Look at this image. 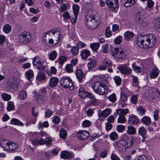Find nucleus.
Here are the masks:
<instances>
[{"mask_svg":"<svg viewBox=\"0 0 160 160\" xmlns=\"http://www.w3.org/2000/svg\"><path fill=\"white\" fill-rule=\"evenodd\" d=\"M0 144L4 150L10 152L16 150L18 146L17 143L4 139L0 140Z\"/></svg>","mask_w":160,"mask_h":160,"instance_id":"obj_4","label":"nucleus"},{"mask_svg":"<svg viewBox=\"0 0 160 160\" xmlns=\"http://www.w3.org/2000/svg\"><path fill=\"white\" fill-rule=\"evenodd\" d=\"M57 55V52L55 50H53L48 54L49 59L51 61H54L56 58Z\"/></svg>","mask_w":160,"mask_h":160,"instance_id":"obj_29","label":"nucleus"},{"mask_svg":"<svg viewBox=\"0 0 160 160\" xmlns=\"http://www.w3.org/2000/svg\"><path fill=\"white\" fill-rule=\"evenodd\" d=\"M127 119L123 116H119L118 118V123H123L126 122Z\"/></svg>","mask_w":160,"mask_h":160,"instance_id":"obj_54","label":"nucleus"},{"mask_svg":"<svg viewBox=\"0 0 160 160\" xmlns=\"http://www.w3.org/2000/svg\"><path fill=\"white\" fill-rule=\"evenodd\" d=\"M65 68L68 73H71L73 71L72 65L71 64H67L65 66Z\"/></svg>","mask_w":160,"mask_h":160,"instance_id":"obj_47","label":"nucleus"},{"mask_svg":"<svg viewBox=\"0 0 160 160\" xmlns=\"http://www.w3.org/2000/svg\"><path fill=\"white\" fill-rule=\"evenodd\" d=\"M62 16L63 18V21H66L69 19L70 16L68 12H65L62 14Z\"/></svg>","mask_w":160,"mask_h":160,"instance_id":"obj_56","label":"nucleus"},{"mask_svg":"<svg viewBox=\"0 0 160 160\" xmlns=\"http://www.w3.org/2000/svg\"><path fill=\"white\" fill-rule=\"evenodd\" d=\"M46 34L48 35L51 38L48 41L50 44H57L59 42L60 39L62 37L61 32L57 28L50 30Z\"/></svg>","mask_w":160,"mask_h":160,"instance_id":"obj_3","label":"nucleus"},{"mask_svg":"<svg viewBox=\"0 0 160 160\" xmlns=\"http://www.w3.org/2000/svg\"><path fill=\"white\" fill-rule=\"evenodd\" d=\"M31 39L30 33L28 32H24L19 35L18 42L21 44H26L30 42Z\"/></svg>","mask_w":160,"mask_h":160,"instance_id":"obj_8","label":"nucleus"},{"mask_svg":"<svg viewBox=\"0 0 160 160\" xmlns=\"http://www.w3.org/2000/svg\"><path fill=\"white\" fill-rule=\"evenodd\" d=\"M126 101L119 99L118 105L121 107L125 108L127 106Z\"/></svg>","mask_w":160,"mask_h":160,"instance_id":"obj_63","label":"nucleus"},{"mask_svg":"<svg viewBox=\"0 0 160 160\" xmlns=\"http://www.w3.org/2000/svg\"><path fill=\"white\" fill-rule=\"evenodd\" d=\"M81 56L83 59H86L91 54L90 51L87 49H83L81 52Z\"/></svg>","mask_w":160,"mask_h":160,"instance_id":"obj_23","label":"nucleus"},{"mask_svg":"<svg viewBox=\"0 0 160 160\" xmlns=\"http://www.w3.org/2000/svg\"><path fill=\"white\" fill-rule=\"evenodd\" d=\"M8 85L9 88L12 91H14L18 87V80L12 78L8 82Z\"/></svg>","mask_w":160,"mask_h":160,"instance_id":"obj_10","label":"nucleus"},{"mask_svg":"<svg viewBox=\"0 0 160 160\" xmlns=\"http://www.w3.org/2000/svg\"><path fill=\"white\" fill-rule=\"evenodd\" d=\"M43 61L42 59L39 57H35L32 62L33 66H35L39 71H43L45 69V66L43 65Z\"/></svg>","mask_w":160,"mask_h":160,"instance_id":"obj_9","label":"nucleus"},{"mask_svg":"<svg viewBox=\"0 0 160 160\" xmlns=\"http://www.w3.org/2000/svg\"><path fill=\"white\" fill-rule=\"evenodd\" d=\"M129 138L126 134H124L122 136L119 141H116L114 143L118 151L119 152H124L126 148L128 147V142Z\"/></svg>","mask_w":160,"mask_h":160,"instance_id":"obj_2","label":"nucleus"},{"mask_svg":"<svg viewBox=\"0 0 160 160\" xmlns=\"http://www.w3.org/2000/svg\"><path fill=\"white\" fill-rule=\"evenodd\" d=\"M143 15L144 14L142 12H140L137 13L135 16V21L138 23H140L141 21H142V19H144Z\"/></svg>","mask_w":160,"mask_h":160,"instance_id":"obj_22","label":"nucleus"},{"mask_svg":"<svg viewBox=\"0 0 160 160\" xmlns=\"http://www.w3.org/2000/svg\"><path fill=\"white\" fill-rule=\"evenodd\" d=\"M27 96V93L24 90L21 91L19 93V96L21 99L23 100L25 99Z\"/></svg>","mask_w":160,"mask_h":160,"instance_id":"obj_49","label":"nucleus"},{"mask_svg":"<svg viewBox=\"0 0 160 160\" xmlns=\"http://www.w3.org/2000/svg\"><path fill=\"white\" fill-rule=\"evenodd\" d=\"M85 21L86 22V25L87 28L92 30L96 28L100 22L99 20L96 19L94 16H86Z\"/></svg>","mask_w":160,"mask_h":160,"instance_id":"obj_6","label":"nucleus"},{"mask_svg":"<svg viewBox=\"0 0 160 160\" xmlns=\"http://www.w3.org/2000/svg\"><path fill=\"white\" fill-rule=\"evenodd\" d=\"M59 136L61 138H66L67 136V132L63 128L59 132Z\"/></svg>","mask_w":160,"mask_h":160,"instance_id":"obj_42","label":"nucleus"},{"mask_svg":"<svg viewBox=\"0 0 160 160\" xmlns=\"http://www.w3.org/2000/svg\"><path fill=\"white\" fill-rule=\"evenodd\" d=\"M79 9V7L77 4L74 5L73 6V9L74 16H75L76 17L78 16Z\"/></svg>","mask_w":160,"mask_h":160,"instance_id":"obj_43","label":"nucleus"},{"mask_svg":"<svg viewBox=\"0 0 160 160\" xmlns=\"http://www.w3.org/2000/svg\"><path fill=\"white\" fill-rule=\"evenodd\" d=\"M91 87L95 92L100 95H104L107 92L106 86L104 83L97 82L91 84Z\"/></svg>","mask_w":160,"mask_h":160,"instance_id":"obj_5","label":"nucleus"},{"mask_svg":"<svg viewBox=\"0 0 160 160\" xmlns=\"http://www.w3.org/2000/svg\"><path fill=\"white\" fill-rule=\"evenodd\" d=\"M109 138L111 140L114 141L118 139V135L116 132H113L110 134Z\"/></svg>","mask_w":160,"mask_h":160,"instance_id":"obj_44","label":"nucleus"},{"mask_svg":"<svg viewBox=\"0 0 160 160\" xmlns=\"http://www.w3.org/2000/svg\"><path fill=\"white\" fill-rule=\"evenodd\" d=\"M36 101L39 104H42L44 102L43 96L40 93L37 94L35 97Z\"/></svg>","mask_w":160,"mask_h":160,"instance_id":"obj_21","label":"nucleus"},{"mask_svg":"<svg viewBox=\"0 0 160 160\" xmlns=\"http://www.w3.org/2000/svg\"><path fill=\"white\" fill-rule=\"evenodd\" d=\"M75 74L79 82H81L84 77V75L81 69H77L76 71Z\"/></svg>","mask_w":160,"mask_h":160,"instance_id":"obj_20","label":"nucleus"},{"mask_svg":"<svg viewBox=\"0 0 160 160\" xmlns=\"http://www.w3.org/2000/svg\"><path fill=\"white\" fill-rule=\"evenodd\" d=\"M85 44L82 42L79 41L76 44V46L79 48H84L85 46Z\"/></svg>","mask_w":160,"mask_h":160,"instance_id":"obj_62","label":"nucleus"},{"mask_svg":"<svg viewBox=\"0 0 160 160\" xmlns=\"http://www.w3.org/2000/svg\"><path fill=\"white\" fill-rule=\"evenodd\" d=\"M43 144H46L47 146H49L52 143V141L51 139L49 138H47L44 140L43 139Z\"/></svg>","mask_w":160,"mask_h":160,"instance_id":"obj_60","label":"nucleus"},{"mask_svg":"<svg viewBox=\"0 0 160 160\" xmlns=\"http://www.w3.org/2000/svg\"><path fill=\"white\" fill-rule=\"evenodd\" d=\"M120 72L122 74H130L132 72V69L130 67H127L125 65H122L118 68Z\"/></svg>","mask_w":160,"mask_h":160,"instance_id":"obj_12","label":"nucleus"},{"mask_svg":"<svg viewBox=\"0 0 160 160\" xmlns=\"http://www.w3.org/2000/svg\"><path fill=\"white\" fill-rule=\"evenodd\" d=\"M60 84L64 88H69L70 90L74 89V86L71 78L65 76L62 78L60 81Z\"/></svg>","mask_w":160,"mask_h":160,"instance_id":"obj_7","label":"nucleus"},{"mask_svg":"<svg viewBox=\"0 0 160 160\" xmlns=\"http://www.w3.org/2000/svg\"><path fill=\"white\" fill-rule=\"evenodd\" d=\"M14 108V105L13 103L11 102H8V103L7 109L8 111H10L13 110Z\"/></svg>","mask_w":160,"mask_h":160,"instance_id":"obj_50","label":"nucleus"},{"mask_svg":"<svg viewBox=\"0 0 160 160\" xmlns=\"http://www.w3.org/2000/svg\"><path fill=\"white\" fill-rule=\"evenodd\" d=\"M11 123L12 124L18 125L20 126H22L23 125V124L22 122L16 118H13L11 120Z\"/></svg>","mask_w":160,"mask_h":160,"instance_id":"obj_34","label":"nucleus"},{"mask_svg":"<svg viewBox=\"0 0 160 160\" xmlns=\"http://www.w3.org/2000/svg\"><path fill=\"white\" fill-rule=\"evenodd\" d=\"M159 73V70L157 68L152 69L150 74V78L151 79L157 77Z\"/></svg>","mask_w":160,"mask_h":160,"instance_id":"obj_19","label":"nucleus"},{"mask_svg":"<svg viewBox=\"0 0 160 160\" xmlns=\"http://www.w3.org/2000/svg\"><path fill=\"white\" fill-rule=\"evenodd\" d=\"M1 96L3 100L5 101H8L11 98L10 95L4 93H2Z\"/></svg>","mask_w":160,"mask_h":160,"instance_id":"obj_46","label":"nucleus"},{"mask_svg":"<svg viewBox=\"0 0 160 160\" xmlns=\"http://www.w3.org/2000/svg\"><path fill=\"white\" fill-rule=\"evenodd\" d=\"M141 120L146 125H149L151 122V118L148 116H144L142 119Z\"/></svg>","mask_w":160,"mask_h":160,"instance_id":"obj_37","label":"nucleus"},{"mask_svg":"<svg viewBox=\"0 0 160 160\" xmlns=\"http://www.w3.org/2000/svg\"><path fill=\"white\" fill-rule=\"evenodd\" d=\"M113 79L117 86H119L121 84L122 80L119 76H115Z\"/></svg>","mask_w":160,"mask_h":160,"instance_id":"obj_51","label":"nucleus"},{"mask_svg":"<svg viewBox=\"0 0 160 160\" xmlns=\"http://www.w3.org/2000/svg\"><path fill=\"white\" fill-rule=\"evenodd\" d=\"M138 96L137 94H132L130 98V102L133 104H136L138 102Z\"/></svg>","mask_w":160,"mask_h":160,"instance_id":"obj_31","label":"nucleus"},{"mask_svg":"<svg viewBox=\"0 0 160 160\" xmlns=\"http://www.w3.org/2000/svg\"><path fill=\"white\" fill-rule=\"evenodd\" d=\"M129 109L128 108L126 109H118L115 112V116L116 118L117 114L119 116H123L127 114L129 112Z\"/></svg>","mask_w":160,"mask_h":160,"instance_id":"obj_15","label":"nucleus"},{"mask_svg":"<svg viewBox=\"0 0 160 160\" xmlns=\"http://www.w3.org/2000/svg\"><path fill=\"white\" fill-rule=\"evenodd\" d=\"M69 9L67 5L65 3L62 4L59 9L60 12H63Z\"/></svg>","mask_w":160,"mask_h":160,"instance_id":"obj_41","label":"nucleus"},{"mask_svg":"<svg viewBox=\"0 0 160 160\" xmlns=\"http://www.w3.org/2000/svg\"><path fill=\"white\" fill-rule=\"evenodd\" d=\"M134 35V34L131 32H126L124 34L125 39L126 41L131 40Z\"/></svg>","mask_w":160,"mask_h":160,"instance_id":"obj_26","label":"nucleus"},{"mask_svg":"<svg viewBox=\"0 0 160 160\" xmlns=\"http://www.w3.org/2000/svg\"><path fill=\"white\" fill-rule=\"evenodd\" d=\"M31 142L33 145L38 146V145H43V143L44 142L43 141V139L42 138H40L39 139L32 140H31Z\"/></svg>","mask_w":160,"mask_h":160,"instance_id":"obj_28","label":"nucleus"},{"mask_svg":"<svg viewBox=\"0 0 160 160\" xmlns=\"http://www.w3.org/2000/svg\"><path fill=\"white\" fill-rule=\"evenodd\" d=\"M25 75L27 79L30 81L32 80L34 78V73L31 70H29L25 72Z\"/></svg>","mask_w":160,"mask_h":160,"instance_id":"obj_27","label":"nucleus"},{"mask_svg":"<svg viewBox=\"0 0 160 160\" xmlns=\"http://www.w3.org/2000/svg\"><path fill=\"white\" fill-rule=\"evenodd\" d=\"M127 134L130 135H133L136 134V129L132 126H128L127 131Z\"/></svg>","mask_w":160,"mask_h":160,"instance_id":"obj_24","label":"nucleus"},{"mask_svg":"<svg viewBox=\"0 0 160 160\" xmlns=\"http://www.w3.org/2000/svg\"><path fill=\"white\" fill-rule=\"evenodd\" d=\"M108 99L111 102H114L116 100V95L114 93L111 94L108 97Z\"/></svg>","mask_w":160,"mask_h":160,"instance_id":"obj_55","label":"nucleus"},{"mask_svg":"<svg viewBox=\"0 0 160 160\" xmlns=\"http://www.w3.org/2000/svg\"><path fill=\"white\" fill-rule=\"evenodd\" d=\"M106 3L108 7L112 10L117 8L118 6V0H106Z\"/></svg>","mask_w":160,"mask_h":160,"instance_id":"obj_11","label":"nucleus"},{"mask_svg":"<svg viewBox=\"0 0 160 160\" xmlns=\"http://www.w3.org/2000/svg\"><path fill=\"white\" fill-rule=\"evenodd\" d=\"M87 92L84 90L82 87L80 88L78 91V94L80 97L82 98H85L87 97Z\"/></svg>","mask_w":160,"mask_h":160,"instance_id":"obj_25","label":"nucleus"},{"mask_svg":"<svg viewBox=\"0 0 160 160\" xmlns=\"http://www.w3.org/2000/svg\"><path fill=\"white\" fill-rule=\"evenodd\" d=\"M119 50L118 48H114L112 52V55L115 58H118L119 56H118V52Z\"/></svg>","mask_w":160,"mask_h":160,"instance_id":"obj_61","label":"nucleus"},{"mask_svg":"<svg viewBox=\"0 0 160 160\" xmlns=\"http://www.w3.org/2000/svg\"><path fill=\"white\" fill-rule=\"evenodd\" d=\"M138 133L141 135L143 138H145L144 136L146 133V130L144 127H140L138 130Z\"/></svg>","mask_w":160,"mask_h":160,"instance_id":"obj_39","label":"nucleus"},{"mask_svg":"<svg viewBox=\"0 0 160 160\" xmlns=\"http://www.w3.org/2000/svg\"><path fill=\"white\" fill-rule=\"evenodd\" d=\"M128 122L130 125H136L138 122V118L134 115H131L129 116Z\"/></svg>","mask_w":160,"mask_h":160,"instance_id":"obj_14","label":"nucleus"},{"mask_svg":"<svg viewBox=\"0 0 160 160\" xmlns=\"http://www.w3.org/2000/svg\"><path fill=\"white\" fill-rule=\"evenodd\" d=\"M132 68L133 71L136 72L140 73L142 72L141 69V68L136 65L135 63H133L132 65Z\"/></svg>","mask_w":160,"mask_h":160,"instance_id":"obj_38","label":"nucleus"},{"mask_svg":"<svg viewBox=\"0 0 160 160\" xmlns=\"http://www.w3.org/2000/svg\"><path fill=\"white\" fill-rule=\"evenodd\" d=\"M104 117H107L109 116L111 112V110L108 108L103 110L102 111H101Z\"/></svg>","mask_w":160,"mask_h":160,"instance_id":"obj_40","label":"nucleus"},{"mask_svg":"<svg viewBox=\"0 0 160 160\" xmlns=\"http://www.w3.org/2000/svg\"><path fill=\"white\" fill-rule=\"evenodd\" d=\"M52 122L55 124H58L60 122V118L57 116H55L52 118Z\"/></svg>","mask_w":160,"mask_h":160,"instance_id":"obj_64","label":"nucleus"},{"mask_svg":"<svg viewBox=\"0 0 160 160\" xmlns=\"http://www.w3.org/2000/svg\"><path fill=\"white\" fill-rule=\"evenodd\" d=\"M137 111L139 114L143 115L145 112V110L141 106H139L137 108Z\"/></svg>","mask_w":160,"mask_h":160,"instance_id":"obj_58","label":"nucleus"},{"mask_svg":"<svg viewBox=\"0 0 160 160\" xmlns=\"http://www.w3.org/2000/svg\"><path fill=\"white\" fill-rule=\"evenodd\" d=\"M57 69L54 66H52L47 71V73L48 75L51 76L52 74H55L57 72Z\"/></svg>","mask_w":160,"mask_h":160,"instance_id":"obj_36","label":"nucleus"},{"mask_svg":"<svg viewBox=\"0 0 160 160\" xmlns=\"http://www.w3.org/2000/svg\"><path fill=\"white\" fill-rule=\"evenodd\" d=\"M103 62L104 65L107 67H108L112 65V61L108 58H105L103 59Z\"/></svg>","mask_w":160,"mask_h":160,"instance_id":"obj_53","label":"nucleus"},{"mask_svg":"<svg viewBox=\"0 0 160 160\" xmlns=\"http://www.w3.org/2000/svg\"><path fill=\"white\" fill-rule=\"evenodd\" d=\"M12 28L10 25L9 24H6L3 27V31L6 33H8L10 32Z\"/></svg>","mask_w":160,"mask_h":160,"instance_id":"obj_48","label":"nucleus"},{"mask_svg":"<svg viewBox=\"0 0 160 160\" xmlns=\"http://www.w3.org/2000/svg\"><path fill=\"white\" fill-rule=\"evenodd\" d=\"M89 62L88 63L87 66L89 70H92L97 65V62L93 58L88 59Z\"/></svg>","mask_w":160,"mask_h":160,"instance_id":"obj_16","label":"nucleus"},{"mask_svg":"<svg viewBox=\"0 0 160 160\" xmlns=\"http://www.w3.org/2000/svg\"><path fill=\"white\" fill-rule=\"evenodd\" d=\"M137 43L141 48H147L153 47L156 42V36L152 33L148 35L139 34Z\"/></svg>","mask_w":160,"mask_h":160,"instance_id":"obj_1","label":"nucleus"},{"mask_svg":"<svg viewBox=\"0 0 160 160\" xmlns=\"http://www.w3.org/2000/svg\"><path fill=\"white\" fill-rule=\"evenodd\" d=\"M36 79L38 81L45 80L46 77L45 74L42 72H39L37 75Z\"/></svg>","mask_w":160,"mask_h":160,"instance_id":"obj_33","label":"nucleus"},{"mask_svg":"<svg viewBox=\"0 0 160 160\" xmlns=\"http://www.w3.org/2000/svg\"><path fill=\"white\" fill-rule=\"evenodd\" d=\"M98 116V119L100 121H103L105 119V117H104L102 115L101 111L100 110H98L97 111Z\"/></svg>","mask_w":160,"mask_h":160,"instance_id":"obj_59","label":"nucleus"},{"mask_svg":"<svg viewBox=\"0 0 160 160\" xmlns=\"http://www.w3.org/2000/svg\"><path fill=\"white\" fill-rule=\"evenodd\" d=\"M128 97L127 94L123 92H122L121 93L120 100L127 101L128 100Z\"/></svg>","mask_w":160,"mask_h":160,"instance_id":"obj_57","label":"nucleus"},{"mask_svg":"<svg viewBox=\"0 0 160 160\" xmlns=\"http://www.w3.org/2000/svg\"><path fill=\"white\" fill-rule=\"evenodd\" d=\"M100 46L99 42L92 43L90 44V47L93 52H95L99 48Z\"/></svg>","mask_w":160,"mask_h":160,"instance_id":"obj_30","label":"nucleus"},{"mask_svg":"<svg viewBox=\"0 0 160 160\" xmlns=\"http://www.w3.org/2000/svg\"><path fill=\"white\" fill-rule=\"evenodd\" d=\"M67 60V58L66 57L62 56L59 57L55 62L56 63H58L60 65H62Z\"/></svg>","mask_w":160,"mask_h":160,"instance_id":"obj_32","label":"nucleus"},{"mask_svg":"<svg viewBox=\"0 0 160 160\" xmlns=\"http://www.w3.org/2000/svg\"><path fill=\"white\" fill-rule=\"evenodd\" d=\"M61 157L64 159L73 158L74 157V154L66 151H63L61 153Z\"/></svg>","mask_w":160,"mask_h":160,"instance_id":"obj_17","label":"nucleus"},{"mask_svg":"<svg viewBox=\"0 0 160 160\" xmlns=\"http://www.w3.org/2000/svg\"><path fill=\"white\" fill-rule=\"evenodd\" d=\"M79 49L76 47H72L70 50L71 52L73 55H76L78 53Z\"/></svg>","mask_w":160,"mask_h":160,"instance_id":"obj_45","label":"nucleus"},{"mask_svg":"<svg viewBox=\"0 0 160 160\" xmlns=\"http://www.w3.org/2000/svg\"><path fill=\"white\" fill-rule=\"evenodd\" d=\"M59 79L57 77H52L50 79L49 85L51 87H54L57 85Z\"/></svg>","mask_w":160,"mask_h":160,"instance_id":"obj_18","label":"nucleus"},{"mask_svg":"<svg viewBox=\"0 0 160 160\" xmlns=\"http://www.w3.org/2000/svg\"><path fill=\"white\" fill-rule=\"evenodd\" d=\"M89 136V133L88 131L82 130L77 133V137L79 139H83L87 138Z\"/></svg>","mask_w":160,"mask_h":160,"instance_id":"obj_13","label":"nucleus"},{"mask_svg":"<svg viewBox=\"0 0 160 160\" xmlns=\"http://www.w3.org/2000/svg\"><path fill=\"white\" fill-rule=\"evenodd\" d=\"M154 25L157 28V31L160 33V18H157L154 21Z\"/></svg>","mask_w":160,"mask_h":160,"instance_id":"obj_35","label":"nucleus"},{"mask_svg":"<svg viewBox=\"0 0 160 160\" xmlns=\"http://www.w3.org/2000/svg\"><path fill=\"white\" fill-rule=\"evenodd\" d=\"M134 0H128L124 4V6L126 7H128L132 6L134 3Z\"/></svg>","mask_w":160,"mask_h":160,"instance_id":"obj_52","label":"nucleus"}]
</instances>
